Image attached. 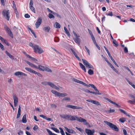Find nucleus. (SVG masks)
Wrapping results in <instances>:
<instances>
[{
  "label": "nucleus",
  "instance_id": "obj_1",
  "mask_svg": "<svg viewBox=\"0 0 135 135\" xmlns=\"http://www.w3.org/2000/svg\"><path fill=\"white\" fill-rule=\"evenodd\" d=\"M60 116L62 118L67 120L73 121L77 120V121L81 122H85L86 124H88V122L86 120L80 117H77L75 115L72 116L67 114L60 115Z\"/></svg>",
  "mask_w": 135,
  "mask_h": 135
},
{
  "label": "nucleus",
  "instance_id": "obj_2",
  "mask_svg": "<svg viewBox=\"0 0 135 135\" xmlns=\"http://www.w3.org/2000/svg\"><path fill=\"white\" fill-rule=\"evenodd\" d=\"M104 122L105 124H107L113 130H114L115 131L117 132L118 131L119 129L115 125L107 121H104Z\"/></svg>",
  "mask_w": 135,
  "mask_h": 135
},
{
  "label": "nucleus",
  "instance_id": "obj_3",
  "mask_svg": "<svg viewBox=\"0 0 135 135\" xmlns=\"http://www.w3.org/2000/svg\"><path fill=\"white\" fill-rule=\"evenodd\" d=\"M33 49L35 52H38L39 54H41L44 52L43 50L39 46L36 45H33Z\"/></svg>",
  "mask_w": 135,
  "mask_h": 135
},
{
  "label": "nucleus",
  "instance_id": "obj_4",
  "mask_svg": "<svg viewBox=\"0 0 135 135\" xmlns=\"http://www.w3.org/2000/svg\"><path fill=\"white\" fill-rule=\"evenodd\" d=\"M9 13H10L9 10H6L4 9L2 13V15L8 21H9V20L10 16L9 15Z\"/></svg>",
  "mask_w": 135,
  "mask_h": 135
},
{
  "label": "nucleus",
  "instance_id": "obj_5",
  "mask_svg": "<svg viewBox=\"0 0 135 135\" xmlns=\"http://www.w3.org/2000/svg\"><path fill=\"white\" fill-rule=\"evenodd\" d=\"M84 65L87 68L92 69H93L94 68L93 66L89 63L87 61L83 59H82Z\"/></svg>",
  "mask_w": 135,
  "mask_h": 135
},
{
  "label": "nucleus",
  "instance_id": "obj_6",
  "mask_svg": "<svg viewBox=\"0 0 135 135\" xmlns=\"http://www.w3.org/2000/svg\"><path fill=\"white\" fill-rule=\"evenodd\" d=\"M104 48L105 50H106V51L107 52V53L108 54L109 56L110 57V59H111V60L114 63V64H115V65L117 67H119V66H118V64H117V63H116V62H115V61L113 59V58L111 56L110 54V53L109 52V51H108V50L107 49L105 46H104Z\"/></svg>",
  "mask_w": 135,
  "mask_h": 135
},
{
  "label": "nucleus",
  "instance_id": "obj_7",
  "mask_svg": "<svg viewBox=\"0 0 135 135\" xmlns=\"http://www.w3.org/2000/svg\"><path fill=\"white\" fill-rule=\"evenodd\" d=\"M66 107L72 109H82L83 107H80L78 106H75L72 105H66Z\"/></svg>",
  "mask_w": 135,
  "mask_h": 135
},
{
  "label": "nucleus",
  "instance_id": "obj_8",
  "mask_svg": "<svg viewBox=\"0 0 135 135\" xmlns=\"http://www.w3.org/2000/svg\"><path fill=\"white\" fill-rule=\"evenodd\" d=\"M85 131L86 133L88 135H94L93 134L95 132V131L94 129L91 130L90 129L86 128L85 129Z\"/></svg>",
  "mask_w": 135,
  "mask_h": 135
},
{
  "label": "nucleus",
  "instance_id": "obj_9",
  "mask_svg": "<svg viewBox=\"0 0 135 135\" xmlns=\"http://www.w3.org/2000/svg\"><path fill=\"white\" fill-rule=\"evenodd\" d=\"M88 102L90 103H91L93 104H95L97 105H101L99 102L96 100H94L91 99H88L86 100Z\"/></svg>",
  "mask_w": 135,
  "mask_h": 135
},
{
  "label": "nucleus",
  "instance_id": "obj_10",
  "mask_svg": "<svg viewBox=\"0 0 135 135\" xmlns=\"http://www.w3.org/2000/svg\"><path fill=\"white\" fill-rule=\"evenodd\" d=\"M13 97L14 100V103L15 107H16L18 103V98L15 95H13Z\"/></svg>",
  "mask_w": 135,
  "mask_h": 135
},
{
  "label": "nucleus",
  "instance_id": "obj_11",
  "mask_svg": "<svg viewBox=\"0 0 135 135\" xmlns=\"http://www.w3.org/2000/svg\"><path fill=\"white\" fill-rule=\"evenodd\" d=\"M89 85H90L91 86V88H94L96 91V92H95V93H96V94H95V95H101L102 94L101 93H99V90L97 89L96 87L93 84H89Z\"/></svg>",
  "mask_w": 135,
  "mask_h": 135
},
{
  "label": "nucleus",
  "instance_id": "obj_12",
  "mask_svg": "<svg viewBox=\"0 0 135 135\" xmlns=\"http://www.w3.org/2000/svg\"><path fill=\"white\" fill-rule=\"evenodd\" d=\"M41 18H38L35 24L36 28H37L39 27L40 25L41 24Z\"/></svg>",
  "mask_w": 135,
  "mask_h": 135
},
{
  "label": "nucleus",
  "instance_id": "obj_13",
  "mask_svg": "<svg viewBox=\"0 0 135 135\" xmlns=\"http://www.w3.org/2000/svg\"><path fill=\"white\" fill-rule=\"evenodd\" d=\"M48 85H49L51 88L57 90H59V88L56 85L54 84L53 83L50 82H48Z\"/></svg>",
  "mask_w": 135,
  "mask_h": 135
},
{
  "label": "nucleus",
  "instance_id": "obj_14",
  "mask_svg": "<svg viewBox=\"0 0 135 135\" xmlns=\"http://www.w3.org/2000/svg\"><path fill=\"white\" fill-rule=\"evenodd\" d=\"M8 33L9 35L12 38H13V35L12 33L11 30L8 27L7 28V29L6 30Z\"/></svg>",
  "mask_w": 135,
  "mask_h": 135
},
{
  "label": "nucleus",
  "instance_id": "obj_15",
  "mask_svg": "<svg viewBox=\"0 0 135 135\" xmlns=\"http://www.w3.org/2000/svg\"><path fill=\"white\" fill-rule=\"evenodd\" d=\"M25 61L31 67H33L36 69H37V66L33 64L30 62L27 61L25 60Z\"/></svg>",
  "mask_w": 135,
  "mask_h": 135
},
{
  "label": "nucleus",
  "instance_id": "obj_16",
  "mask_svg": "<svg viewBox=\"0 0 135 135\" xmlns=\"http://www.w3.org/2000/svg\"><path fill=\"white\" fill-rule=\"evenodd\" d=\"M25 55L27 57L29 58L32 61H34L35 62L37 61V60L36 59L31 57L27 54H25Z\"/></svg>",
  "mask_w": 135,
  "mask_h": 135
},
{
  "label": "nucleus",
  "instance_id": "obj_17",
  "mask_svg": "<svg viewBox=\"0 0 135 135\" xmlns=\"http://www.w3.org/2000/svg\"><path fill=\"white\" fill-rule=\"evenodd\" d=\"M25 55L27 57L29 58L32 61H34L35 62L37 61V60L36 59L31 57L27 54H25Z\"/></svg>",
  "mask_w": 135,
  "mask_h": 135
},
{
  "label": "nucleus",
  "instance_id": "obj_18",
  "mask_svg": "<svg viewBox=\"0 0 135 135\" xmlns=\"http://www.w3.org/2000/svg\"><path fill=\"white\" fill-rule=\"evenodd\" d=\"M51 92L52 93H53L54 94H55L58 97H60V93L57 91L55 90H51Z\"/></svg>",
  "mask_w": 135,
  "mask_h": 135
},
{
  "label": "nucleus",
  "instance_id": "obj_19",
  "mask_svg": "<svg viewBox=\"0 0 135 135\" xmlns=\"http://www.w3.org/2000/svg\"><path fill=\"white\" fill-rule=\"evenodd\" d=\"M51 92L52 93H53L54 94H55L58 97H60V93L57 91L55 90H51Z\"/></svg>",
  "mask_w": 135,
  "mask_h": 135
},
{
  "label": "nucleus",
  "instance_id": "obj_20",
  "mask_svg": "<svg viewBox=\"0 0 135 135\" xmlns=\"http://www.w3.org/2000/svg\"><path fill=\"white\" fill-rule=\"evenodd\" d=\"M65 128L66 130L69 133H75V131L72 129H68L66 127H65Z\"/></svg>",
  "mask_w": 135,
  "mask_h": 135
},
{
  "label": "nucleus",
  "instance_id": "obj_21",
  "mask_svg": "<svg viewBox=\"0 0 135 135\" xmlns=\"http://www.w3.org/2000/svg\"><path fill=\"white\" fill-rule=\"evenodd\" d=\"M25 69L26 70L34 74V73H36L35 72V71L33 70L31 68L26 67L25 68Z\"/></svg>",
  "mask_w": 135,
  "mask_h": 135
},
{
  "label": "nucleus",
  "instance_id": "obj_22",
  "mask_svg": "<svg viewBox=\"0 0 135 135\" xmlns=\"http://www.w3.org/2000/svg\"><path fill=\"white\" fill-rule=\"evenodd\" d=\"M40 117L46 119L48 121H50L51 120V118L47 117L46 116L44 115H40Z\"/></svg>",
  "mask_w": 135,
  "mask_h": 135
},
{
  "label": "nucleus",
  "instance_id": "obj_23",
  "mask_svg": "<svg viewBox=\"0 0 135 135\" xmlns=\"http://www.w3.org/2000/svg\"><path fill=\"white\" fill-rule=\"evenodd\" d=\"M79 65L80 68L83 70L85 72L86 71L85 67L81 63H79Z\"/></svg>",
  "mask_w": 135,
  "mask_h": 135
},
{
  "label": "nucleus",
  "instance_id": "obj_24",
  "mask_svg": "<svg viewBox=\"0 0 135 135\" xmlns=\"http://www.w3.org/2000/svg\"><path fill=\"white\" fill-rule=\"evenodd\" d=\"M43 29L44 31L49 32L50 30V28L49 26H47L44 27Z\"/></svg>",
  "mask_w": 135,
  "mask_h": 135
},
{
  "label": "nucleus",
  "instance_id": "obj_25",
  "mask_svg": "<svg viewBox=\"0 0 135 135\" xmlns=\"http://www.w3.org/2000/svg\"><path fill=\"white\" fill-rule=\"evenodd\" d=\"M26 114H24L22 118V121L23 123H26L27 122V119L26 118Z\"/></svg>",
  "mask_w": 135,
  "mask_h": 135
},
{
  "label": "nucleus",
  "instance_id": "obj_26",
  "mask_svg": "<svg viewBox=\"0 0 135 135\" xmlns=\"http://www.w3.org/2000/svg\"><path fill=\"white\" fill-rule=\"evenodd\" d=\"M45 66H41L40 65H39L37 66V69H39L40 70L42 71H44V69L45 68Z\"/></svg>",
  "mask_w": 135,
  "mask_h": 135
},
{
  "label": "nucleus",
  "instance_id": "obj_27",
  "mask_svg": "<svg viewBox=\"0 0 135 135\" xmlns=\"http://www.w3.org/2000/svg\"><path fill=\"white\" fill-rule=\"evenodd\" d=\"M6 54L9 57L12 59H14V57L13 56L11 55L10 53H9L7 51H5Z\"/></svg>",
  "mask_w": 135,
  "mask_h": 135
},
{
  "label": "nucleus",
  "instance_id": "obj_28",
  "mask_svg": "<svg viewBox=\"0 0 135 135\" xmlns=\"http://www.w3.org/2000/svg\"><path fill=\"white\" fill-rule=\"evenodd\" d=\"M79 37H75V39L74 40V41L75 42L79 45L80 44V39L79 38Z\"/></svg>",
  "mask_w": 135,
  "mask_h": 135
},
{
  "label": "nucleus",
  "instance_id": "obj_29",
  "mask_svg": "<svg viewBox=\"0 0 135 135\" xmlns=\"http://www.w3.org/2000/svg\"><path fill=\"white\" fill-rule=\"evenodd\" d=\"M130 96L131 97V99H132V100L134 104H135V96L131 94L130 95Z\"/></svg>",
  "mask_w": 135,
  "mask_h": 135
},
{
  "label": "nucleus",
  "instance_id": "obj_30",
  "mask_svg": "<svg viewBox=\"0 0 135 135\" xmlns=\"http://www.w3.org/2000/svg\"><path fill=\"white\" fill-rule=\"evenodd\" d=\"M84 91L85 92H86V93H91L92 94H96V93H95V92L90 91V90H89L88 89H85L84 90Z\"/></svg>",
  "mask_w": 135,
  "mask_h": 135
},
{
  "label": "nucleus",
  "instance_id": "obj_31",
  "mask_svg": "<svg viewBox=\"0 0 135 135\" xmlns=\"http://www.w3.org/2000/svg\"><path fill=\"white\" fill-rule=\"evenodd\" d=\"M44 69V71H47L48 72L51 73L52 72V70L48 67H45Z\"/></svg>",
  "mask_w": 135,
  "mask_h": 135
},
{
  "label": "nucleus",
  "instance_id": "obj_32",
  "mask_svg": "<svg viewBox=\"0 0 135 135\" xmlns=\"http://www.w3.org/2000/svg\"><path fill=\"white\" fill-rule=\"evenodd\" d=\"M126 119L124 118H122L119 119V121L121 123H123L126 120Z\"/></svg>",
  "mask_w": 135,
  "mask_h": 135
},
{
  "label": "nucleus",
  "instance_id": "obj_33",
  "mask_svg": "<svg viewBox=\"0 0 135 135\" xmlns=\"http://www.w3.org/2000/svg\"><path fill=\"white\" fill-rule=\"evenodd\" d=\"M68 95V94L66 93H60V97H63L66 96Z\"/></svg>",
  "mask_w": 135,
  "mask_h": 135
},
{
  "label": "nucleus",
  "instance_id": "obj_34",
  "mask_svg": "<svg viewBox=\"0 0 135 135\" xmlns=\"http://www.w3.org/2000/svg\"><path fill=\"white\" fill-rule=\"evenodd\" d=\"M72 80L73 81L75 82L79 83L80 84H81V81H80L74 78Z\"/></svg>",
  "mask_w": 135,
  "mask_h": 135
},
{
  "label": "nucleus",
  "instance_id": "obj_35",
  "mask_svg": "<svg viewBox=\"0 0 135 135\" xmlns=\"http://www.w3.org/2000/svg\"><path fill=\"white\" fill-rule=\"evenodd\" d=\"M22 72L21 71H18L16 72L15 73V75L16 76H18L19 75H21Z\"/></svg>",
  "mask_w": 135,
  "mask_h": 135
},
{
  "label": "nucleus",
  "instance_id": "obj_36",
  "mask_svg": "<svg viewBox=\"0 0 135 135\" xmlns=\"http://www.w3.org/2000/svg\"><path fill=\"white\" fill-rule=\"evenodd\" d=\"M88 73L89 75H92L94 74L93 71V70L90 69L88 70Z\"/></svg>",
  "mask_w": 135,
  "mask_h": 135
},
{
  "label": "nucleus",
  "instance_id": "obj_37",
  "mask_svg": "<svg viewBox=\"0 0 135 135\" xmlns=\"http://www.w3.org/2000/svg\"><path fill=\"white\" fill-rule=\"evenodd\" d=\"M55 25L56 26V28H60L61 27L60 25L58 22H56L55 23Z\"/></svg>",
  "mask_w": 135,
  "mask_h": 135
},
{
  "label": "nucleus",
  "instance_id": "obj_38",
  "mask_svg": "<svg viewBox=\"0 0 135 135\" xmlns=\"http://www.w3.org/2000/svg\"><path fill=\"white\" fill-rule=\"evenodd\" d=\"M113 44L114 45V46L115 47L118 46V43L116 40H114L113 41Z\"/></svg>",
  "mask_w": 135,
  "mask_h": 135
},
{
  "label": "nucleus",
  "instance_id": "obj_39",
  "mask_svg": "<svg viewBox=\"0 0 135 135\" xmlns=\"http://www.w3.org/2000/svg\"><path fill=\"white\" fill-rule=\"evenodd\" d=\"M51 129L56 132L58 133H59V130L57 128L54 127H52Z\"/></svg>",
  "mask_w": 135,
  "mask_h": 135
},
{
  "label": "nucleus",
  "instance_id": "obj_40",
  "mask_svg": "<svg viewBox=\"0 0 135 135\" xmlns=\"http://www.w3.org/2000/svg\"><path fill=\"white\" fill-rule=\"evenodd\" d=\"M59 129L60 130V132L61 133L62 135H65V133L62 128L60 127Z\"/></svg>",
  "mask_w": 135,
  "mask_h": 135
},
{
  "label": "nucleus",
  "instance_id": "obj_41",
  "mask_svg": "<svg viewBox=\"0 0 135 135\" xmlns=\"http://www.w3.org/2000/svg\"><path fill=\"white\" fill-rule=\"evenodd\" d=\"M64 29L67 35L69 36V33L68 31L67 30V28L66 27H64Z\"/></svg>",
  "mask_w": 135,
  "mask_h": 135
},
{
  "label": "nucleus",
  "instance_id": "obj_42",
  "mask_svg": "<svg viewBox=\"0 0 135 135\" xmlns=\"http://www.w3.org/2000/svg\"><path fill=\"white\" fill-rule=\"evenodd\" d=\"M30 8L32 12H33L35 13V9L34 8L33 6H30Z\"/></svg>",
  "mask_w": 135,
  "mask_h": 135
},
{
  "label": "nucleus",
  "instance_id": "obj_43",
  "mask_svg": "<svg viewBox=\"0 0 135 135\" xmlns=\"http://www.w3.org/2000/svg\"><path fill=\"white\" fill-rule=\"evenodd\" d=\"M49 17L50 18H54L55 17L51 13H49Z\"/></svg>",
  "mask_w": 135,
  "mask_h": 135
},
{
  "label": "nucleus",
  "instance_id": "obj_44",
  "mask_svg": "<svg viewBox=\"0 0 135 135\" xmlns=\"http://www.w3.org/2000/svg\"><path fill=\"white\" fill-rule=\"evenodd\" d=\"M63 100H68L70 101V98L69 97H66L64 98L63 99Z\"/></svg>",
  "mask_w": 135,
  "mask_h": 135
},
{
  "label": "nucleus",
  "instance_id": "obj_45",
  "mask_svg": "<svg viewBox=\"0 0 135 135\" xmlns=\"http://www.w3.org/2000/svg\"><path fill=\"white\" fill-rule=\"evenodd\" d=\"M91 39L93 42V43L94 44L96 43V42L95 39V38L93 36L91 37Z\"/></svg>",
  "mask_w": 135,
  "mask_h": 135
},
{
  "label": "nucleus",
  "instance_id": "obj_46",
  "mask_svg": "<svg viewBox=\"0 0 135 135\" xmlns=\"http://www.w3.org/2000/svg\"><path fill=\"white\" fill-rule=\"evenodd\" d=\"M4 44H5L7 45L8 46H9V44L8 43L5 39L2 41Z\"/></svg>",
  "mask_w": 135,
  "mask_h": 135
},
{
  "label": "nucleus",
  "instance_id": "obj_47",
  "mask_svg": "<svg viewBox=\"0 0 135 135\" xmlns=\"http://www.w3.org/2000/svg\"><path fill=\"white\" fill-rule=\"evenodd\" d=\"M85 49H86L88 55H90V51L89 49H88V48L86 46H85Z\"/></svg>",
  "mask_w": 135,
  "mask_h": 135
},
{
  "label": "nucleus",
  "instance_id": "obj_48",
  "mask_svg": "<svg viewBox=\"0 0 135 135\" xmlns=\"http://www.w3.org/2000/svg\"><path fill=\"white\" fill-rule=\"evenodd\" d=\"M52 13L55 16H57V17H60V18H61L60 16L59 15V14L53 12Z\"/></svg>",
  "mask_w": 135,
  "mask_h": 135
},
{
  "label": "nucleus",
  "instance_id": "obj_49",
  "mask_svg": "<svg viewBox=\"0 0 135 135\" xmlns=\"http://www.w3.org/2000/svg\"><path fill=\"white\" fill-rule=\"evenodd\" d=\"M21 115V111H18V113L17 115V118H19Z\"/></svg>",
  "mask_w": 135,
  "mask_h": 135
},
{
  "label": "nucleus",
  "instance_id": "obj_50",
  "mask_svg": "<svg viewBox=\"0 0 135 135\" xmlns=\"http://www.w3.org/2000/svg\"><path fill=\"white\" fill-rule=\"evenodd\" d=\"M0 47L2 50H4V48L3 46L1 43H0Z\"/></svg>",
  "mask_w": 135,
  "mask_h": 135
},
{
  "label": "nucleus",
  "instance_id": "obj_51",
  "mask_svg": "<svg viewBox=\"0 0 135 135\" xmlns=\"http://www.w3.org/2000/svg\"><path fill=\"white\" fill-rule=\"evenodd\" d=\"M35 72L36 73H34V74H36L38 76H39L40 77H42V75L40 73H38V72H37L36 71H35Z\"/></svg>",
  "mask_w": 135,
  "mask_h": 135
},
{
  "label": "nucleus",
  "instance_id": "obj_52",
  "mask_svg": "<svg viewBox=\"0 0 135 135\" xmlns=\"http://www.w3.org/2000/svg\"><path fill=\"white\" fill-rule=\"evenodd\" d=\"M48 82L44 81V82H42L41 83V84L43 85H46L47 84L48 85Z\"/></svg>",
  "mask_w": 135,
  "mask_h": 135
},
{
  "label": "nucleus",
  "instance_id": "obj_53",
  "mask_svg": "<svg viewBox=\"0 0 135 135\" xmlns=\"http://www.w3.org/2000/svg\"><path fill=\"white\" fill-rule=\"evenodd\" d=\"M59 41V38L57 37H55L54 39V41L55 42H57Z\"/></svg>",
  "mask_w": 135,
  "mask_h": 135
},
{
  "label": "nucleus",
  "instance_id": "obj_54",
  "mask_svg": "<svg viewBox=\"0 0 135 135\" xmlns=\"http://www.w3.org/2000/svg\"><path fill=\"white\" fill-rule=\"evenodd\" d=\"M115 110L114 109H110L109 111H108V113H113L115 112Z\"/></svg>",
  "mask_w": 135,
  "mask_h": 135
},
{
  "label": "nucleus",
  "instance_id": "obj_55",
  "mask_svg": "<svg viewBox=\"0 0 135 135\" xmlns=\"http://www.w3.org/2000/svg\"><path fill=\"white\" fill-rule=\"evenodd\" d=\"M123 134L124 135H127V132L124 129H123Z\"/></svg>",
  "mask_w": 135,
  "mask_h": 135
},
{
  "label": "nucleus",
  "instance_id": "obj_56",
  "mask_svg": "<svg viewBox=\"0 0 135 135\" xmlns=\"http://www.w3.org/2000/svg\"><path fill=\"white\" fill-rule=\"evenodd\" d=\"M38 127L36 125L35 126V127L33 128V129L35 131H36L38 129Z\"/></svg>",
  "mask_w": 135,
  "mask_h": 135
},
{
  "label": "nucleus",
  "instance_id": "obj_57",
  "mask_svg": "<svg viewBox=\"0 0 135 135\" xmlns=\"http://www.w3.org/2000/svg\"><path fill=\"white\" fill-rule=\"evenodd\" d=\"M33 2L32 0H30V6H33Z\"/></svg>",
  "mask_w": 135,
  "mask_h": 135
},
{
  "label": "nucleus",
  "instance_id": "obj_58",
  "mask_svg": "<svg viewBox=\"0 0 135 135\" xmlns=\"http://www.w3.org/2000/svg\"><path fill=\"white\" fill-rule=\"evenodd\" d=\"M119 110L120 111L121 113H123V114H125L126 112L125 111H124V110H123L122 109H119Z\"/></svg>",
  "mask_w": 135,
  "mask_h": 135
},
{
  "label": "nucleus",
  "instance_id": "obj_59",
  "mask_svg": "<svg viewBox=\"0 0 135 135\" xmlns=\"http://www.w3.org/2000/svg\"><path fill=\"white\" fill-rule=\"evenodd\" d=\"M124 52L126 53H127L128 52V50L127 48L126 47H124Z\"/></svg>",
  "mask_w": 135,
  "mask_h": 135
},
{
  "label": "nucleus",
  "instance_id": "obj_60",
  "mask_svg": "<svg viewBox=\"0 0 135 135\" xmlns=\"http://www.w3.org/2000/svg\"><path fill=\"white\" fill-rule=\"evenodd\" d=\"M106 100H108V102H110V103L113 104L114 103V102L112 101L111 100H110V99H108V98H107Z\"/></svg>",
  "mask_w": 135,
  "mask_h": 135
},
{
  "label": "nucleus",
  "instance_id": "obj_61",
  "mask_svg": "<svg viewBox=\"0 0 135 135\" xmlns=\"http://www.w3.org/2000/svg\"><path fill=\"white\" fill-rule=\"evenodd\" d=\"M12 3H13V8H16V5L15 3V2L14 1H13L12 2Z\"/></svg>",
  "mask_w": 135,
  "mask_h": 135
},
{
  "label": "nucleus",
  "instance_id": "obj_62",
  "mask_svg": "<svg viewBox=\"0 0 135 135\" xmlns=\"http://www.w3.org/2000/svg\"><path fill=\"white\" fill-rule=\"evenodd\" d=\"M51 106L52 108H56L57 107V106L54 104H51Z\"/></svg>",
  "mask_w": 135,
  "mask_h": 135
},
{
  "label": "nucleus",
  "instance_id": "obj_63",
  "mask_svg": "<svg viewBox=\"0 0 135 135\" xmlns=\"http://www.w3.org/2000/svg\"><path fill=\"white\" fill-rule=\"evenodd\" d=\"M2 5L3 6L5 5V2L4 0H0Z\"/></svg>",
  "mask_w": 135,
  "mask_h": 135
},
{
  "label": "nucleus",
  "instance_id": "obj_64",
  "mask_svg": "<svg viewBox=\"0 0 135 135\" xmlns=\"http://www.w3.org/2000/svg\"><path fill=\"white\" fill-rule=\"evenodd\" d=\"M128 102L131 104H134L132 100H129L128 101Z\"/></svg>",
  "mask_w": 135,
  "mask_h": 135
}]
</instances>
